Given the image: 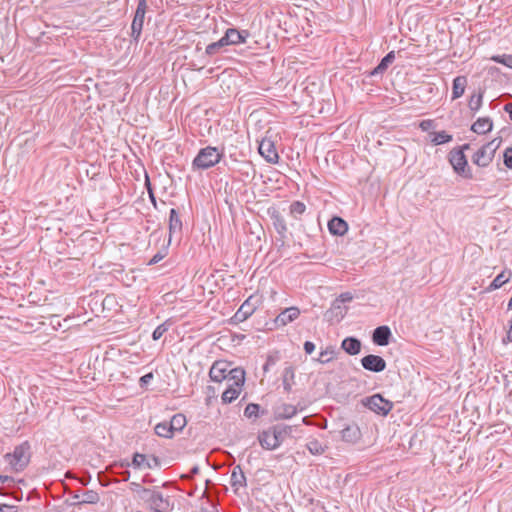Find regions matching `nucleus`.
<instances>
[{"label": "nucleus", "instance_id": "1", "mask_svg": "<svg viewBox=\"0 0 512 512\" xmlns=\"http://www.w3.org/2000/svg\"><path fill=\"white\" fill-rule=\"evenodd\" d=\"M5 460L10 465L11 469L15 472H20L30 462V446L27 442H24L14 448L12 453L5 455Z\"/></svg>", "mask_w": 512, "mask_h": 512}, {"label": "nucleus", "instance_id": "2", "mask_svg": "<svg viewBox=\"0 0 512 512\" xmlns=\"http://www.w3.org/2000/svg\"><path fill=\"white\" fill-rule=\"evenodd\" d=\"M221 159V153L215 147H205L199 151L193 160V167L196 169H208L216 165Z\"/></svg>", "mask_w": 512, "mask_h": 512}, {"label": "nucleus", "instance_id": "3", "mask_svg": "<svg viewBox=\"0 0 512 512\" xmlns=\"http://www.w3.org/2000/svg\"><path fill=\"white\" fill-rule=\"evenodd\" d=\"M469 148V144H464L459 150H452L449 153V161L456 173L464 178H471L470 169L467 167L466 156L464 150Z\"/></svg>", "mask_w": 512, "mask_h": 512}, {"label": "nucleus", "instance_id": "4", "mask_svg": "<svg viewBox=\"0 0 512 512\" xmlns=\"http://www.w3.org/2000/svg\"><path fill=\"white\" fill-rule=\"evenodd\" d=\"M500 142L494 139L483 145L473 156L472 161L479 167L488 166L494 158Z\"/></svg>", "mask_w": 512, "mask_h": 512}, {"label": "nucleus", "instance_id": "5", "mask_svg": "<svg viewBox=\"0 0 512 512\" xmlns=\"http://www.w3.org/2000/svg\"><path fill=\"white\" fill-rule=\"evenodd\" d=\"M362 404L379 415H387L393 408V403L384 399L380 394H374L362 400Z\"/></svg>", "mask_w": 512, "mask_h": 512}, {"label": "nucleus", "instance_id": "6", "mask_svg": "<svg viewBox=\"0 0 512 512\" xmlns=\"http://www.w3.org/2000/svg\"><path fill=\"white\" fill-rule=\"evenodd\" d=\"M146 8H147L146 0H139L135 15H134V18L132 21V25H131V30H132L131 35L136 40L139 38V36L141 35V32H142Z\"/></svg>", "mask_w": 512, "mask_h": 512}, {"label": "nucleus", "instance_id": "7", "mask_svg": "<svg viewBox=\"0 0 512 512\" xmlns=\"http://www.w3.org/2000/svg\"><path fill=\"white\" fill-rule=\"evenodd\" d=\"M233 369L226 361H216L209 371V376L214 382L226 381L231 376L230 372Z\"/></svg>", "mask_w": 512, "mask_h": 512}, {"label": "nucleus", "instance_id": "8", "mask_svg": "<svg viewBox=\"0 0 512 512\" xmlns=\"http://www.w3.org/2000/svg\"><path fill=\"white\" fill-rule=\"evenodd\" d=\"M259 304V298L256 296H250L245 302L240 306L238 311L235 313V319L238 321H245L248 319L254 311L257 309Z\"/></svg>", "mask_w": 512, "mask_h": 512}, {"label": "nucleus", "instance_id": "9", "mask_svg": "<svg viewBox=\"0 0 512 512\" xmlns=\"http://www.w3.org/2000/svg\"><path fill=\"white\" fill-rule=\"evenodd\" d=\"M361 365L365 370L371 372H382L386 368L385 360L378 355H367L361 359Z\"/></svg>", "mask_w": 512, "mask_h": 512}, {"label": "nucleus", "instance_id": "10", "mask_svg": "<svg viewBox=\"0 0 512 512\" xmlns=\"http://www.w3.org/2000/svg\"><path fill=\"white\" fill-rule=\"evenodd\" d=\"M259 153L262 157L266 159L269 163H277L279 160V155L275 148L274 143L269 139H263L259 144Z\"/></svg>", "mask_w": 512, "mask_h": 512}, {"label": "nucleus", "instance_id": "11", "mask_svg": "<svg viewBox=\"0 0 512 512\" xmlns=\"http://www.w3.org/2000/svg\"><path fill=\"white\" fill-rule=\"evenodd\" d=\"M149 496L147 497L150 505L155 509L156 512H168L169 502L164 499L163 495L156 491L144 490Z\"/></svg>", "mask_w": 512, "mask_h": 512}, {"label": "nucleus", "instance_id": "12", "mask_svg": "<svg viewBox=\"0 0 512 512\" xmlns=\"http://www.w3.org/2000/svg\"><path fill=\"white\" fill-rule=\"evenodd\" d=\"M258 440L264 449L273 450L280 445L279 437L275 431H263L259 434Z\"/></svg>", "mask_w": 512, "mask_h": 512}, {"label": "nucleus", "instance_id": "13", "mask_svg": "<svg viewBox=\"0 0 512 512\" xmlns=\"http://www.w3.org/2000/svg\"><path fill=\"white\" fill-rule=\"evenodd\" d=\"M300 315L298 307L292 306L284 309L275 319L276 326H286L296 320Z\"/></svg>", "mask_w": 512, "mask_h": 512}, {"label": "nucleus", "instance_id": "14", "mask_svg": "<svg viewBox=\"0 0 512 512\" xmlns=\"http://www.w3.org/2000/svg\"><path fill=\"white\" fill-rule=\"evenodd\" d=\"M342 440L348 443H356L361 438V431L359 426L354 423H348L340 431Z\"/></svg>", "mask_w": 512, "mask_h": 512}, {"label": "nucleus", "instance_id": "15", "mask_svg": "<svg viewBox=\"0 0 512 512\" xmlns=\"http://www.w3.org/2000/svg\"><path fill=\"white\" fill-rule=\"evenodd\" d=\"M391 331L388 326H379L373 331L372 340L376 345L386 346L389 343Z\"/></svg>", "mask_w": 512, "mask_h": 512}, {"label": "nucleus", "instance_id": "16", "mask_svg": "<svg viewBox=\"0 0 512 512\" xmlns=\"http://www.w3.org/2000/svg\"><path fill=\"white\" fill-rule=\"evenodd\" d=\"M247 37H248L247 31H238L233 28L228 29L226 31L225 35L223 36L227 45H235V44L243 43V42H245Z\"/></svg>", "mask_w": 512, "mask_h": 512}, {"label": "nucleus", "instance_id": "17", "mask_svg": "<svg viewBox=\"0 0 512 512\" xmlns=\"http://www.w3.org/2000/svg\"><path fill=\"white\" fill-rule=\"evenodd\" d=\"M328 229L331 234L342 236L348 230V224L340 217H333L328 222Z\"/></svg>", "mask_w": 512, "mask_h": 512}, {"label": "nucleus", "instance_id": "18", "mask_svg": "<svg viewBox=\"0 0 512 512\" xmlns=\"http://www.w3.org/2000/svg\"><path fill=\"white\" fill-rule=\"evenodd\" d=\"M231 376L226 380L227 387L226 388H235V385H239V388L242 389L245 382V371L242 368H234L231 372Z\"/></svg>", "mask_w": 512, "mask_h": 512}, {"label": "nucleus", "instance_id": "19", "mask_svg": "<svg viewBox=\"0 0 512 512\" xmlns=\"http://www.w3.org/2000/svg\"><path fill=\"white\" fill-rule=\"evenodd\" d=\"M493 123L489 117L478 118L471 126V130L477 134H485L492 130Z\"/></svg>", "mask_w": 512, "mask_h": 512}, {"label": "nucleus", "instance_id": "20", "mask_svg": "<svg viewBox=\"0 0 512 512\" xmlns=\"http://www.w3.org/2000/svg\"><path fill=\"white\" fill-rule=\"evenodd\" d=\"M341 348L349 355H356L361 350V342L354 337H347L342 341Z\"/></svg>", "mask_w": 512, "mask_h": 512}, {"label": "nucleus", "instance_id": "21", "mask_svg": "<svg viewBox=\"0 0 512 512\" xmlns=\"http://www.w3.org/2000/svg\"><path fill=\"white\" fill-rule=\"evenodd\" d=\"M466 86H467V78L465 76H457L453 80L452 99L455 100V99L460 98L464 94Z\"/></svg>", "mask_w": 512, "mask_h": 512}, {"label": "nucleus", "instance_id": "22", "mask_svg": "<svg viewBox=\"0 0 512 512\" xmlns=\"http://www.w3.org/2000/svg\"><path fill=\"white\" fill-rule=\"evenodd\" d=\"M181 229L182 222L179 215L175 209H171L169 216V237L171 238L173 234L181 232Z\"/></svg>", "mask_w": 512, "mask_h": 512}, {"label": "nucleus", "instance_id": "23", "mask_svg": "<svg viewBox=\"0 0 512 512\" xmlns=\"http://www.w3.org/2000/svg\"><path fill=\"white\" fill-rule=\"evenodd\" d=\"M512 275V272H506L503 271L499 275L495 277V279L491 282V284L486 288L487 292L494 291L496 289H499L502 287L505 283H507L510 280V277Z\"/></svg>", "mask_w": 512, "mask_h": 512}, {"label": "nucleus", "instance_id": "24", "mask_svg": "<svg viewBox=\"0 0 512 512\" xmlns=\"http://www.w3.org/2000/svg\"><path fill=\"white\" fill-rule=\"evenodd\" d=\"M246 477L241 470L240 466L234 467L231 473V485L237 490L240 487L245 486Z\"/></svg>", "mask_w": 512, "mask_h": 512}, {"label": "nucleus", "instance_id": "25", "mask_svg": "<svg viewBox=\"0 0 512 512\" xmlns=\"http://www.w3.org/2000/svg\"><path fill=\"white\" fill-rule=\"evenodd\" d=\"M395 59V53L394 51H391L389 52L382 60L381 62L378 64L377 67L374 68V70L372 71V75H376V74H381L383 73L387 68L388 66L394 61Z\"/></svg>", "mask_w": 512, "mask_h": 512}, {"label": "nucleus", "instance_id": "26", "mask_svg": "<svg viewBox=\"0 0 512 512\" xmlns=\"http://www.w3.org/2000/svg\"><path fill=\"white\" fill-rule=\"evenodd\" d=\"M242 389L239 388V385L236 383L235 388H226L222 393V401L223 403H231L238 398Z\"/></svg>", "mask_w": 512, "mask_h": 512}, {"label": "nucleus", "instance_id": "27", "mask_svg": "<svg viewBox=\"0 0 512 512\" xmlns=\"http://www.w3.org/2000/svg\"><path fill=\"white\" fill-rule=\"evenodd\" d=\"M271 218L273 220V225H274V228L276 229V231L279 234L284 235L287 231V227H286L285 220L281 216V214L277 211H273L271 214Z\"/></svg>", "mask_w": 512, "mask_h": 512}, {"label": "nucleus", "instance_id": "28", "mask_svg": "<svg viewBox=\"0 0 512 512\" xmlns=\"http://www.w3.org/2000/svg\"><path fill=\"white\" fill-rule=\"evenodd\" d=\"M429 136H430V141L434 145L444 144V143L450 142L452 140V136L450 134L446 133L445 131L432 132L429 134Z\"/></svg>", "mask_w": 512, "mask_h": 512}, {"label": "nucleus", "instance_id": "29", "mask_svg": "<svg viewBox=\"0 0 512 512\" xmlns=\"http://www.w3.org/2000/svg\"><path fill=\"white\" fill-rule=\"evenodd\" d=\"M294 377V369L291 366L286 367L283 371V387L287 392H289L292 388Z\"/></svg>", "mask_w": 512, "mask_h": 512}, {"label": "nucleus", "instance_id": "30", "mask_svg": "<svg viewBox=\"0 0 512 512\" xmlns=\"http://www.w3.org/2000/svg\"><path fill=\"white\" fill-rule=\"evenodd\" d=\"M155 433L160 437L171 438L174 434L169 422H161L155 426Z\"/></svg>", "mask_w": 512, "mask_h": 512}, {"label": "nucleus", "instance_id": "31", "mask_svg": "<svg viewBox=\"0 0 512 512\" xmlns=\"http://www.w3.org/2000/svg\"><path fill=\"white\" fill-rule=\"evenodd\" d=\"M169 424L173 432L181 431L186 425V418L183 414H176L171 418Z\"/></svg>", "mask_w": 512, "mask_h": 512}, {"label": "nucleus", "instance_id": "32", "mask_svg": "<svg viewBox=\"0 0 512 512\" xmlns=\"http://www.w3.org/2000/svg\"><path fill=\"white\" fill-rule=\"evenodd\" d=\"M335 349L332 346L327 347L326 349L322 350L319 354L318 362L322 364L329 363L335 358Z\"/></svg>", "mask_w": 512, "mask_h": 512}, {"label": "nucleus", "instance_id": "33", "mask_svg": "<svg viewBox=\"0 0 512 512\" xmlns=\"http://www.w3.org/2000/svg\"><path fill=\"white\" fill-rule=\"evenodd\" d=\"M297 413V409L294 405L284 404L279 408V416L282 418H291Z\"/></svg>", "mask_w": 512, "mask_h": 512}, {"label": "nucleus", "instance_id": "34", "mask_svg": "<svg viewBox=\"0 0 512 512\" xmlns=\"http://www.w3.org/2000/svg\"><path fill=\"white\" fill-rule=\"evenodd\" d=\"M224 46H227L224 38L222 37L221 39H219L218 41L216 42H213L211 44H209L207 47H206V54L207 55H214L216 53L219 52V50L224 47Z\"/></svg>", "mask_w": 512, "mask_h": 512}, {"label": "nucleus", "instance_id": "35", "mask_svg": "<svg viewBox=\"0 0 512 512\" xmlns=\"http://www.w3.org/2000/svg\"><path fill=\"white\" fill-rule=\"evenodd\" d=\"M306 446L309 452L313 455H321L325 451L322 444L316 439L310 440Z\"/></svg>", "mask_w": 512, "mask_h": 512}, {"label": "nucleus", "instance_id": "36", "mask_svg": "<svg viewBox=\"0 0 512 512\" xmlns=\"http://www.w3.org/2000/svg\"><path fill=\"white\" fill-rule=\"evenodd\" d=\"M483 93L473 94L470 97L468 106L472 111H478L482 106Z\"/></svg>", "mask_w": 512, "mask_h": 512}, {"label": "nucleus", "instance_id": "37", "mask_svg": "<svg viewBox=\"0 0 512 512\" xmlns=\"http://www.w3.org/2000/svg\"><path fill=\"white\" fill-rule=\"evenodd\" d=\"M306 210V206L304 203L300 201H295L290 205V213L294 217H298L302 215Z\"/></svg>", "mask_w": 512, "mask_h": 512}, {"label": "nucleus", "instance_id": "38", "mask_svg": "<svg viewBox=\"0 0 512 512\" xmlns=\"http://www.w3.org/2000/svg\"><path fill=\"white\" fill-rule=\"evenodd\" d=\"M497 63H501L509 68H512V55H497L491 58Z\"/></svg>", "mask_w": 512, "mask_h": 512}, {"label": "nucleus", "instance_id": "39", "mask_svg": "<svg viewBox=\"0 0 512 512\" xmlns=\"http://www.w3.org/2000/svg\"><path fill=\"white\" fill-rule=\"evenodd\" d=\"M259 405L250 403L248 404L244 409V415L248 418L254 417L258 415L259 412Z\"/></svg>", "mask_w": 512, "mask_h": 512}, {"label": "nucleus", "instance_id": "40", "mask_svg": "<svg viewBox=\"0 0 512 512\" xmlns=\"http://www.w3.org/2000/svg\"><path fill=\"white\" fill-rule=\"evenodd\" d=\"M167 330L168 326L165 323L157 326L152 334L153 340H159Z\"/></svg>", "mask_w": 512, "mask_h": 512}, {"label": "nucleus", "instance_id": "41", "mask_svg": "<svg viewBox=\"0 0 512 512\" xmlns=\"http://www.w3.org/2000/svg\"><path fill=\"white\" fill-rule=\"evenodd\" d=\"M146 461V456L144 454L135 453L133 456L132 464L136 468H140Z\"/></svg>", "mask_w": 512, "mask_h": 512}, {"label": "nucleus", "instance_id": "42", "mask_svg": "<svg viewBox=\"0 0 512 512\" xmlns=\"http://www.w3.org/2000/svg\"><path fill=\"white\" fill-rule=\"evenodd\" d=\"M504 164L512 169V148L506 149L504 153Z\"/></svg>", "mask_w": 512, "mask_h": 512}, {"label": "nucleus", "instance_id": "43", "mask_svg": "<svg viewBox=\"0 0 512 512\" xmlns=\"http://www.w3.org/2000/svg\"><path fill=\"white\" fill-rule=\"evenodd\" d=\"M353 299V296L351 293L349 292H346V293H342L336 300V302H342V303H345V302H349Z\"/></svg>", "mask_w": 512, "mask_h": 512}, {"label": "nucleus", "instance_id": "44", "mask_svg": "<svg viewBox=\"0 0 512 512\" xmlns=\"http://www.w3.org/2000/svg\"><path fill=\"white\" fill-rule=\"evenodd\" d=\"M153 379L152 373H147L144 376L140 378V386L143 387L145 385H148L150 381Z\"/></svg>", "mask_w": 512, "mask_h": 512}, {"label": "nucleus", "instance_id": "45", "mask_svg": "<svg viewBox=\"0 0 512 512\" xmlns=\"http://www.w3.org/2000/svg\"><path fill=\"white\" fill-rule=\"evenodd\" d=\"M434 127V122L433 120H423L421 123H420V128L423 130V131H428L430 128Z\"/></svg>", "mask_w": 512, "mask_h": 512}, {"label": "nucleus", "instance_id": "46", "mask_svg": "<svg viewBox=\"0 0 512 512\" xmlns=\"http://www.w3.org/2000/svg\"><path fill=\"white\" fill-rule=\"evenodd\" d=\"M304 350L307 354H312L313 351L315 350V345L314 343L310 342V341H306L304 343Z\"/></svg>", "mask_w": 512, "mask_h": 512}, {"label": "nucleus", "instance_id": "47", "mask_svg": "<svg viewBox=\"0 0 512 512\" xmlns=\"http://www.w3.org/2000/svg\"><path fill=\"white\" fill-rule=\"evenodd\" d=\"M0 512H16V508L14 506L2 505L0 506Z\"/></svg>", "mask_w": 512, "mask_h": 512}, {"label": "nucleus", "instance_id": "48", "mask_svg": "<svg viewBox=\"0 0 512 512\" xmlns=\"http://www.w3.org/2000/svg\"><path fill=\"white\" fill-rule=\"evenodd\" d=\"M96 499V495L92 492L87 493V497L83 502L93 503Z\"/></svg>", "mask_w": 512, "mask_h": 512}, {"label": "nucleus", "instance_id": "49", "mask_svg": "<svg viewBox=\"0 0 512 512\" xmlns=\"http://www.w3.org/2000/svg\"><path fill=\"white\" fill-rule=\"evenodd\" d=\"M504 110L509 114V117L512 120V102L511 103H507L504 106Z\"/></svg>", "mask_w": 512, "mask_h": 512}, {"label": "nucleus", "instance_id": "50", "mask_svg": "<svg viewBox=\"0 0 512 512\" xmlns=\"http://www.w3.org/2000/svg\"><path fill=\"white\" fill-rule=\"evenodd\" d=\"M163 258L162 255L160 254H156L151 260H150V264H154V263H157L159 262L161 259Z\"/></svg>", "mask_w": 512, "mask_h": 512}, {"label": "nucleus", "instance_id": "51", "mask_svg": "<svg viewBox=\"0 0 512 512\" xmlns=\"http://www.w3.org/2000/svg\"><path fill=\"white\" fill-rule=\"evenodd\" d=\"M11 480H12V478L9 476H6V475L0 476V483H5V482L11 481Z\"/></svg>", "mask_w": 512, "mask_h": 512}, {"label": "nucleus", "instance_id": "52", "mask_svg": "<svg viewBox=\"0 0 512 512\" xmlns=\"http://www.w3.org/2000/svg\"><path fill=\"white\" fill-rule=\"evenodd\" d=\"M506 338H507L508 341H510V342L512 341V326L511 325H510L509 330L507 332Z\"/></svg>", "mask_w": 512, "mask_h": 512}, {"label": "nucleus", "instance_id": "53", "mask_svg": "<svg viewBox=\"0 0 512 512\" xmlns=\"http://www.w3.org/2000/svg\"><path fill=\"white\" fill-rule=\"evenodd\" d=\"M198 472H199V467H198V466H194V467L191 469V475L198 474Z\"/></svg>", "mask_w": 512, "mask_h": 512}, {"label": "nucleus", "instance_id": "54", "mask_svg": "<svg viewBox=\"0 0 512 512\" xmlns=\"http://www.w3.org/2000/svg\"><path fill=\"white\" fill-rule=\"evenodd\" d=\"M191 476L189 475H182V478H186V479H189Z\"/></svg>", "mask_w": 512, "mask_h": 512}]
</instances>
